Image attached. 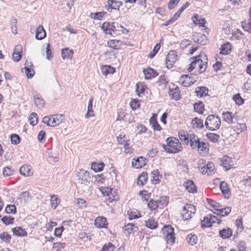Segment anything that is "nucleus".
I'll return each instance as SVG.
<instances>
[{"label":"nucleus","mask_w":251,"mask_h":251,"mask_svg":"<svg viewBox=\"0 0 251 251\" xmlns=\"http://www.w3.org/2000/svg\"><path fill=\"white\" fill-rule=\"evenodd\" d=\"M191 63L189 65V67L187 69L189 72L192 71L195 68L197 65L199 67V73H202L204 72L207 68V61L206 54L203 52L200 55L195 56V57H191Z\"/></svg>","instance_id":"1"},{"label":"nucleus","mask_w":251,"mask_h":251,"mask_svg":"<svg viewBox=\"0 0 251 251\" xmlns=\"http://www.w3.org/2000/svg\"><path fill=\"white\" fill-rule=\"evenodd\" d=\"M167 148L165 145H163V148L166 151L170 153H176L181 151L183 148L178 139L170 137L166 139Z\"/></svg>","instance_id":"2"},{"label":"nucleus","mask_w":251,"mask_h":251,"mask_svg":"<svg viewBox=\"0 0 251 251\" xmlns=\"http://www.w3.org/2000/svg\"><path fill=\"white\" fill-rule=\"evenodd\" d=\"M221 125L220 118L215 115H210L206 119L205 126L210 130H216L218 129Z\"/></svg>","instance_id":"3"},{"label":"nucleus","mask_w":251,"mask_h":251,"mask_svg":"<svg viewBox=\"0 0 251 251\" xmlns=\"http://www.w3.org/2000/svg\"><path fill=\"white\" fill-rule=\"evenodd\" d=\"M63 120L64 116L62 114H55L44 117L42 122L48 126L54 127L59 125Z\"/></svg>","instance_id":"4"},{"label":"nucleus","mask_w":251,"mask_h":251,"mask_svg":"<svg viewBox=\"0 0 251 251\" xmlns=\"http://www.w3.org/2000/svg\"><path fill=\"white\" fill-rule=\"evenodd\" d=\"M163 238L167 243L173 245L175 242L174 229L170 226H165L161 229Z\"/></svg>","instance_id":"5"},{"label":"nucleus","mask_w":251,"mask_h":251,"mask_svg":"<svg viewBox=\"0 0 251 251\" xmlns=\"http://www.w3.org/2000/svg\"><path fill=\"white\" fill-rule=\"evenodd\" d=\"M197 75L190 74L182 75L178 80V82L184 87H188L193 84L198 79Z\"/></svg>","instance_id":"6"},{"label":"nucleus","mask_w":251,"mask_h":251,"mask_svg":"<svg viewBox=\"0 0 251 251\" xmlns=\"http://www.w3.org/2000/svg\"><path fill=\"white\" fill-rule=\"evenodd\" d=\"M196 212L195 207L191 204H185L181 211V215L184 220H189L193 216Z\"/></svg>","instance_id":"7"},{"label":"nucleus","mask_w":251,"mask_h":251,"mask_svg":"<svg viewBox=\"0 0 251 251\" xmlns=\"http://www.w3.org/2000/svg\"><path fill=\"white\" fill-rule=\"evenodd\" d=\"M199 170L203 175L207 174L208 176L213 175L216 172L215 165L211 162H208L203 166H199Z\"/></svg>","instance_id":"8"},{"label":"nucleus","mask_w":251,"mask_h":251,"mask_svg":"<svg viewBox=\"0 0 251 251\" xmlns=\"http://www.w3.org/2000/svg\"><path fill=\"white\" fill-rule=\"evenodd\" d=\"M76 177L78 183L81 184L87 185L89 182L88 180L90 178L89 174L84 170H80L79 172H77Z\"/></svg>","instance_id":"9"},{"label":"nucleus","mask_w":251,"mask_h":251,"mask_svg":"<svg viewBox=\"0 0 251 251\" xmlns=\"http://www.w3.org/2000/svg\"><path fill=\"white\" fill-rule=\"evenodd\" d=\"M177 59V55L174 50H171L168 53L166 57V64L168 68L173 67L174 63Z\"/></svg>","instance_id":"10"},{"label":"nucleus","mask_w":251,"mask_h":251,"mask_svg":"<svg viewBox=\"0 0 251 251\" xmlns=\"http://www.w3.org/2000/svg\"><path fill=\"white\" fill-rule=\"evenodd\" d=\"M101 28L104 33L106 34L112 35V33L116 30V27L114 25V23L108 22H104L102 25Z\"/></svg>","instance_id":"11"},{"label":"nucleus","mask_w":251,"mask_h":251,"mask_svg":"<svg viewBox=\"0 0 251 251\" xmlns=\"http://www.w3.org/2000/svg\"><path fill=\"white\" fill-rule=\"evenodd\" d=\"M146 164V159L143 156L137 158H133L132 161V166L136 169L141 168Z\"/></svg>","instance_id":"12"},{"label":"nucleus","mask_w":251,"mask_h":251,"mask_svg":"<svg viewBox=\"0 0 251 251\" xmlns=\"http://www.w3.org/2000/svg\"><path fill=\"white\" fill-rule=\"evenodd\" d=\"M22 55V47L20 45H16L14 49L12 54V58L15 62H18L21 58Z\"/></svg>","instance_id":"13"},{"label":"nucleus","mask_w":251,"mask_h":251,"mask_svg":"<svg viewBox=\"0 0 251 251\" xmlns=\"http://www.w3.org/2000/svg\"><path fill=\"white\" fill-rule=\"evenodd\" d=\"M143 73L146 79H151L158 75L157 73L151 68H147L143 70Z\"/></svg>","instance_id":"14"},{"label":"nucleus","mask_w":251,"mask_h":251,"mask_svg":"<svg viewBox=\"0 0 251 251\" xmlns=\"http://www.w3.org/2000/svg\"><path fill=\"white\" fill-rule=\"evenodd\" d=\"M189 140L190 147L192 149H197L200 142L199 137L194 134H190Z\"/></svg>","instance_id":"15"},{"label":"nucleus","mask_w":251,"mask_h":251,"mask_svg":"<svg viewBox=\"0 0 251 251\" xmlns=\"http://www.w3.org/2000/svg\"><path fill=\"white\" fill-rule=\"evenodd\" d=\"M95 225L99 228H106L107 223L106 218L98 217L95 220Z\"/></svg>","instance_id":"16"},{"label":"nucleus","mask_w":251,"mask_h":251,"mask_svg":"<svg viewBox=\"0 0 251 251\" xmlns=\"http://www.w3.org/2000/svg\"><path fill=\"white\" fill-rule=\"evenodd\" d=\"M46 36V31L42 25H39L36 29L35 38L37 40H42Z\"/></svg>","instance_id":"17"},{"label":"nucleus","mask_w":251,"mask_h":251,"mask_svg":"<svg viewBox=\"0 0 251 251\" xmlns=\"http://www.w3.org/2000/svg\"><path fill=\"white\" fill-rule=\"evenodd\" d=\"M189 136L187 132L184 130H181L178 132L179 138L186 145H188L189 143Z\"/></svg>","instance_id":"18"},{"label":"nucleus","mask_w":251,"mask_h":251,"mask_svg":"<svg viewBox=\"0 0 251 251\" xmlns=\"http://www.w3.org/2000/svg\"><path fill=\"white\" fill-rule=\"evenodd\" d=\"M108 47L115 50L121 48L122 41L120 40H111L108 42Z\"/></svg>","instance_id":"19"},{"label":"nucleus","mask_w":251,"mask_h":251,"mask_svg":"<svg viewBox=\"0 0 251 251\" xmlns=\"http://www.w3.org/2000/svg\"><path fill=\"white\" fill-rule=\"evenodd\" d=\"M20 173L24 176H29L32 175L31 172V167L29 166L23 165L19 170Z\"/></svg>","instance_id":"20"},{"label":"nucleus","mask_w":251,"mask_h":251,"mask_svg":"<svg viewBox=\"0 0 251 251\" xmlns=\"http://www.w3.org/2000/svg\"><path fill=\"white\" fill-rule=\"evenodd\" d=\"M12 231L14 235L17 236H26L27 234L25 230L20 226L12 228Z\"/></svg>","instance_id":"21"},{"label":"nucleus","mask_w":251,"mask_h":251,"mask_svg":"<svg viewBox=\"0 0 251 251\" xmlns=\"http://www.w3.org/2000/svg\"><path fill=\"white\" fill-rule=\"evenodd\" d=\"M151 181L153 183L157 184L159 183L161 175H159L158 170H154L151 173Z\"/></svg>","instance_id":"22"},{"label":"nucleus","mask_w":251,"mask_h":251,"mask_svg":"<svg viewBox=\"0 0 251 251\" xmlns=\"http://www.w3.org/2000/svg\"><path fill=\"white\" fill-rule=\"evenodd\" d=\"M74 51L72 50L65 48L62 50L61 56L63 59H71L73 57Z\"/></svg>","instance_id":"23"},{"label":"nucleus","mask_w":251,"mask_h":251,"mask_svg":"<svg viewBox=\"0 0 251 251\" xmlns=\"http://www.w3.org/2000/svg\"><path fill=\"white\" fill-rule=\"evenodd\" d=\"M184 186L189 193H194L197 191L195 185L192 180H188L184 183Z\"/></svg>","instance_id":"24"},{"label":"nucleus","mask_w":251,"mask_h":251,"mask_svg":"<svg viewBox=\"0 0 251 251\" xmlns=\"http://www.w3.org/2000/svg\"><path fill=\"white\" fill-rule=\"evenodd\" d=\"M101 72L103 75H107L108 74H114L115 72V69L111 66L105 65L101 67Z\"/></svg>","instance_id":"25"},{"label":"nucleus","mask_w":251,"mask_h":251,"mask_svg":"<svg viewBox=\"0 0 251 251\" xmlns=\"http://www.w3.org/2000/svg\"><path fill=\"white\" fill-rule=\"evenodd\" d=\"M123 229L125 232H127L128 235L130 234L132 232H136L138 230V227L135 226L132 223L127 224L124 227Z\"/></svg>","instance_id":"26"},{"label":"nucleus","mask_w":251,"mask_h":251,"mask_svg":"<svg viewBox=\"0 0 251 251\" xmlns=\"http://www.w3.org/2000/svg\"><path fill=\"white\" fill-rule=\"evenodd\" d=\"M145 225L147 227L151 229H154L158 226L157 223L153 218H149L147 221H146Z\"/></svg>","instance_id":"27"},{"label":"nucleus","mask_w":251,"mask_h":251,"mask_svg":"<svg viewBox=\"0 0 251 251\" xmlns=\"http://www.w3.org/2000/svg\"><path fill=\"white\" fill-rule=\"evenodd\" d=\"M191 124L193 128H202L203 127V120L197 117L192 120Z\"/></svg>","instance_id":"28"},{"label":"nucleus","mask_w":251,"mask_h":251,"mask_svg":"<svg viewBox=\"0 0 251 251\" xmlns=\"http://www.w3.org/2000/svg\"><path fill=\"white\" fill-rule=\"evenodd\" d=\"M168 94L172 99H174L176 100L179 99V91L178 89L176 88L173 89H169Z\"/></svg>","instance_id":"29"},{"label":"nucleus","mask_w":251,"mask_h":251,"mask_svg":"<svg viewBox=\"0 0 251 251\" xmlns=\"http://www.w3.org/2000/svg\"><path fill=\"white\" fill-rule=\"evenodd\" d=\"M186 240L190 245L193 246L197 243L198 239L196 234L190 233L187 235Z\"/></svg>","instance_id":"30"},{"label":"nucleus","mask_w":251,"mask_h":251,"mask_svg":"<svg viewBox=\"0 0 251 251\" xmlns=\"http://www.w3.org/2000/svg\"><path fill=\"white\" fill-rule=\"evenodd\" d=\"M232 234L231 229L229 228L227 229H223L219 231L220 236L223 239L229 238Z\"/></svg>","instance_id":"31"},{"label":"nucleus","mask_w":251,"mask_h":251,"mask_svg":"<svg viewBox=\"0 0 251 251\" xmlns=\"http://www.w3.org/2000/svg\"><path fill=\"white\" fill-rule=\"evenodd\" d=\"M93 98H91L90 99L88 104V107H87V112L86 114V118H89L91 117H93L94 116V111L93 109Z\"/></svg>","instance_id":"32"},{"label":"nucleus","mask_w":251,"mask_h":251,"mask_svg":"<svg viewBox=\"0 0 251 251\" xmlns=\"http://www.w3.org/2000/svg\"><path fill=\"white\" fill-rule=\"evenodd\" d=\"M224 120L228 124L230 125L233 123V116L230 112H226L223 113Z\"/></svg>","instance_id":"33"},{"label":"nucleus","mask_w":251,"mask_h":251,"mask_svg":"<svg viewBox=\"0 0 251 251\" xmlns=\"http://www.w3.org/2000/svg\"><path fill=\"white\" fill-rule=\"evenodd\" d=\"M216 210L217 211L216 214L218 215H221L222 216H227L231 211V208L229 207H226L221 209H216ZM214 213L216 214L215 212Z\"/></svg>","instance_id":"34"},{"label":"nucleus","mask_w":251,"mask_h":251,"mask_svg":"<svg viewBox=\"0 0 251 251\" xmlns=\"http://www.w3.org/2000/svg\"><path fill=\"white\" fill-rule=\"evenodd\" d=\"M195 92L198 96L202 97L207 95L208 89L205 87H198L196 88Z\"/></svg>","instance_id":"35"},{"label":"nucleus","mask_w":251,"mask_h":251,"mask_svg":"<svg viewBox=\"0 0 251 251\" xmlns=\"http://www.w3.org/2000/svg\"><path fill=\"white\" fill-rule=\"evenodd\" d=\"M150 124L154 130H160L161 127L154 117H151L150 119Z\"/></svg>","instance_id":"36"},{"label":"nucleus","mask_w":251,"mask_h":251,"mask_svg":"<svg viewBox=\"0 0 251 251\" xmlns=\"http://www.w3.org/2000/svg\"><path fill=\"white\" fill-rule=\"evenodd\" d=\"M220 189L222 193L225 195V197H226L229 195V190L228 188L227 183L225 181H222L220 183Z\"/></svg>","instance_id":"37"},{"label":"nucleus","mask_w":251,"mask_h":251,"mask_svg":"<svg viewBox=\"0 0 251 251\" xmlns=\"http://www.w3.org/2000/svg\"><path fill=\"white\" fill-rule=\"evenodd\" d=\"M231 44L227 42L226 44H224L222 46L221 48V51L220 53L223 54H227L228 53L229 51L231 50Z\"/></svg>","instance_id":"38"},{"label":"nucleus","mask_w":251,"mask_h":251,"mask_svg":"<svg viewBox=\"0 0 251 251\" xmlns=\"http://www.w3.org/2000/svg\"><path fill=\"white\" fill-rule=\"evenodd\" d=\"M204 104L203 102L200 101L198 103H195L194 104V108L195 112H198L200 114H202L203 111L204 109Z\"/></svg>","instance_id":"39"},{"label":"nucleus","mask_w":251,"mask_h":251,"mask_svg":"<svg viewBox=\"0 0 251 251\" xmlns=\"http://www.w3.org/2000/svg\"><path fill=\"white\" fill-rule=\"evenodd\" d=\"M148 179V175L147 173H143L138 177L137 184L140 185H144Z\"/></svg>","instance_id":"40"},{"label":"nucleus","mask_w":251,"mask_h":251,"mask_svg":"<svg viewBox=\"0 0 251 251\" xmlns=\"http://www.w3.org/2000/svg\"><path fill=\"white\" fill-rule=\"evenodd\" d=\"M206 136L209 140L213 143H217L220 137L219 134L210 132L207 133Z\"/></svg>","instance_id":"41"},{"label":"nucleus","mask_w":251,"mask_h":251,"mask_svg":"<svg viewBox=\"0 0 251 251\" xmlns=\"http://www.w3.org/2000/svg\"><path fill=\"white\" fill-rule=\"evenodd\" d=\"M34 103L39 108L44 107L45 102L44 100L37 95L34 96Z\"/></svg>","instance_id":"42"},{"label":"nucleus","mask_w":251,"mask_h":251,"mask_svg":"<svg viewBox=\"0 0 251 251\" xmlns=\"http://www.w3.org/2000/svg\"><path fill=\"white\" fill-rule=\"evenodd\" d=\"M104 164L103 163H93L91 165V169L95 172L101 171L104 168Z\"/></svg>","instance_id":"43"},{"label":"nucleus","mask_w":251,"mask_h":251,"mask_svg":"<svg viewBox=\"0 0 251 251\" xmlns=\"http://www.w3.org/2000/svg\"><path fill=\"white\" fill-rule=\"evenodd\" d=\"M231 159L227 156H224L222 160V163L223 167H224L226 171L228 170L231 167L230 164Z\"/></svg>","instance_id":"44"},{"label":"nucleus","mask_w":251,"mask_h":251,"mask_svg":"<svg viewBox=\"0 0 251 251\" xmlns=\"http://www.w3.org/2000/svg\"><path fill=\"white\" fill-rule=\"evenodd\" d=\"M160 202L158 201L150 200L148 203L149 208L151 211L156 209L158 207V204Z\"/></svg>","instance_id":"45"},{"label":"nucleus","mask_w":251,"mask_h":251,"mask_svg":"<svg viewBox=\"0 0 251 251\" xmlns=\"http://www.w3.org/2000/svg\"><path fill=\"white\" fill-rule=\"evenodd\" d=\"M36 113L33 112L31 113L29 117V123L32 126H35L37 124L38 118Z\"/></svg>","instance_id":"46"},{"label":"nucleus","mask_w":251,"mask_h":251,"mask_svg":"<svg viewBox=\"0 0 251 251\" xmlns=\"http://www.w3.org/2000/svg\"><path fill=\"white\" fill-rule=\"evenodd\" d=\"M106 13L105 12H100L91 13V17L92 19L100 20L104 17Z\"/></svg>","instance_id":"47"},{"label":"nucleus","mask_w":251,"mask_h":251,"mask_svg":"<svg viewBox=\"0 0 251 251\" xmlns=\"http://www.w3.org/2000/svg\"><path fill=\"white\" fill-rule=\"evenodd\" d=\"M197 42L198 44L201 45H205L207 43V39L205 35L203 34H200L197 39Z\"/></svg>","instance_id":"48"},{"label":"nucleus","mask_w":251,"mask_h":251,"mask_svg":"<svg viewBox=\"0 0 251 251\" xmlns=\"http://www.w3.org/2000/svg\"><path fill=\"white\" fill-rule=\"evenodd\" d=\"M58 197L56 195H52L50 197V205L53 209H55L58 205Z\"/></svg>","instance_id":"49"},{"label":"nucleus","mask_w":251,"mask_h":251,"mask_svg":"<svg viewBox=\"0 0 251 251\" xmlns=\"http://www.w3.org/2000/svg\"><path fill=\"white\" fill-rule=\"evenodd\" d=\"M2 222L5 225L12 224L14 223V218L10 216H4L1 218Z\"/></svg>","instance_id":"50"},{"label":"nucleus","mask_w":251,"mask_h":251,"mask_svg":"<svg viewBox=\"0 0 251 251\" xmlns=\"http://www.w3.org/2000/svg\"><path fill=\"white\" fill-rule=\"evenodd\" d=\"M5 212L7 214H15L16 212V208L14 205H7L5 208Z\"/></svg>","instance_id":"51"},{"label":"nucleus","mask_w":251,"mask_h":251,"mask_svg":"<svg viewBox=\"0 0 251 251\" xmlns=\"http://www.w3.org/2000/svg\"><path fill=\"white\" fill-rule=\"evenodd\" d=\"M0 238L6 243H9L11 240V237L10 235L6 232H3L0 233Z\"/></svg>","instance_id":"52"},{"label":"nucleus","mask_w":251,"mask_h":251,"mask_svg":"<svg viewBox=\"0 0 251 251\" xmlns=\"http://www.w3.org/2000/svg\"><path fill=\"white\" fill-rule=\"evenodd\" d=\"M201 226L202 228L211 227L212 226L211 220L209 218L205 217L203 221H201Z\"/></svg>","instance_id":"53"},{"label":"nucleus","mask_w":251,"mask_h":251,"mask_svg":"<svg viewBox=\"0 0 251 251\" xmlns=\"http://www.w3.org/2000/svg\"><path fill=\"white\" fill-rule=\"evenodd\" d=\"M145 90V86L143 85L141 83H137L136 84V91L137 92V95L138 97H140V94L143 93Z\"/></svg>","instance_id":"54"},{"label":"nucleus","mask_w":251,"mask_h":251,"mask_svg":"<svg viewBox=\"0 0 251 251\" xmlns=\"http://www.w3.org/2000/svg\"><path fill=\"white\" fill-rule=\"evenodd\" d=\"M114 246L110 242L105 244L102 247L101 251H113Z\"/></svg>","instance_id":"55"},{"label":"nucleus","mask_w":251,"mask_h":251,"mask_svg":"<svg viewBox=\"0 0 251 251\" xmlns=\"http://www.w3.org/2000/svg\"><path fill=\"white\" fill-rule=\"evenodd\" d=\"M160 48V45L159 44H156L154 47L153 48L152 51L149 54L148 56L150 58H152L155 54L157 53Z\"/></svg>","instance_id":"56"},{"label":"nucleus","mask_w":251,"mask_h":251,"mask_svg":"<svg viewBox=\"0 0 251 251\" xmlns=\"http://www.w3.org/2000/svg\"><path fill=\"white\" fill-rule=\"evenodd\" d=\"M139 195L141 196L143 201H148V199L151 196V194L148 193V191L144 190L140 191L139 192Z\"/></svg>","instance_id":"57"},{"label":"nucleus","mask_w":251,"mask_h":251,"mask_svg":"<svg viewBox=\"0 0 251 251\" xmlns=\"http://www.w3.org/2000/svg\"><path fill=\"white\" fill-rule=\"evenodd\" d=\"M17 23V21L15 18H12L11 21V27L12 32L14 34H16L17 33V28L16 26Z\"/></svg>","instance_id":"58"},{"label":"nucleus","mask_w":251,"mask_h":251,"mask_svg":"<svg viewBox=\"0 0 251 251\" xmlns=\"http://www.w3.org/2000/svg\"><path fill=\"white\" fill-rule=\"evenodd\" d=\"M11 141L12 144L15 145L18 144L20 142V138L19 136L16 134H13L10 137Z\"/></svg>","instance_id":"59"},{"label":"nucleus","mask_w":251,"mask_h":251,"mask_svg":"<svg viewBox=\"0 0 251 251\" xmlns=\"http://www.w3.org/2000/svg\"><path fill=\"white\" fill-rule=\"evenodd\" d=\"M197 149L199 151L206 152L207 149V145L203 142H200Z\"/></svg>","instance_id":"60"},{"label":"nucleus","mask_w":251,"mask_h":251,"mask_svg":"<svg viewBox=\"0 0 251 251\" xmlns=\"http://www.w3.org/2000/svg\"><path fill=\"white\" fill-rule=\"evenodd\" d=\"M110 1H113L112 9L119 11L120 7L123 4V2L115 0H110Z\"/></svg>","instance_id":"61"},{"label":"nucleus","mask_w":251,"mask_h":251,"mask_svg":"<svg viewBox=\"0 0 251 251\" xmlns=\"http://www.w3.org/2000/svg\"><path fill=\"white\" fill-rule=\"evenodd\" d=\"M112 190H113V189L112 188H109L108 187L101 188L100 189V191H101V193L103 194V195L104 196H109L110 195H112Z\"/></svg>","instance_id":"62"},{"label":"nucleus","mask_w":251,"mask_h":251,"mask_svg":"<svg viewBox=\"0 0 251 251\" xmlns=\"http://www.w3.org/2000/svg\"><path fill=\"white\" fill-rule=\"evenodd\" d=\"M237 133L242 132L247 129V126L245 124H238L236 127Z\"/></svg>","instance_id":"63"},{"label":"nucleus","mask_w":251,"mask_h":251,"mask_svg":"<svg viewBox=\"0 0 251 251\" xmlns=\"http://www.w3.org/2000/svg\"><path fill=\"white\" fill-rule=\"evenodd\" d=\"M238 251H247V246L244 241H240L238 244Z\"/></svg>","instance_id":"64"}]
</instances>
